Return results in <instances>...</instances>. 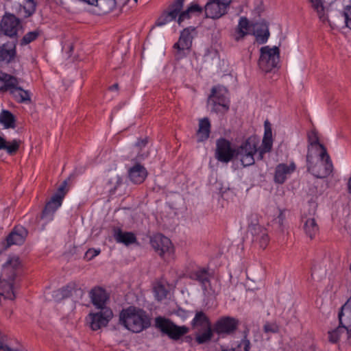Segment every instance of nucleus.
Instances as JSON below:
<instances>
[{
	"label": "nucleus",
	"mask_w": 351,
	"mask_h": 351,
	"mask_svg": "<svg viewBox=\"0 0 351 351\" xmlns=\"http://www.w3.org/2000/svg\"><path fill=\"white\" fill-rule=\"evenodd\" d=\"M119 322L133 332H140L151 325L150 318L146 311L134 306L121 311Z\"/></svg>",
	"instance_id": "1"
},
{
	"label": "nucleus",
	"mask_w": 351,
	"mask_h": 351,
	"mask_svg": "<svg viewBox=\"0 0 351 351\" xmlns=\"http://www.w3.org/2000/svg\"><path fill=\"white\" fill-rule=\"evenodd\" d=\"M318 158L313 153L306 154L307 171L317 178H325L333 171V165L327 150L317 153Z\"/></svg>",
	"instance_id": "2"
},
{
	"label": "nucleus",
	"mask_w": 351,
	"mask_h": 351,
	"mask_svg": "<svg viewBox=\"0 0 351 351\" xmlns=\"http://www.w3.org/2000/svg\"><path fill=\"white\" fill-rule=\"evenodd\" d=\"M191 325L192 330H195V339L198 344L206 343L213 338V331L210 320L203 311L195 312Z\"/></svg>",
	"instance_id": "3"
},
{
	"label": "nucleus",
	"mask_w": 351,
	"mask_h": 351,
	"mask_svg": "<svg viewBox=\"0 0 351 351\" xmlns=\"http://www.w3.org/2000/svg\"><path fill=\"white\" fill-rule=\"evenodd\" d=\"M0 82H3V85L0 87L2 92L9 91L14 99L19 104L31 103V93L29 90L23 89L19 86V80L10 74L1 72Z\"/></svg>",
	"instance_id": "4"
},
{
	"label": "nucleus",
	"mask_w": 351,
	"mask_h": 351,
	"mask_svg": "<svg viewBox=\"0 0 351 351\" xmlns=\"http://www.w3.org/2000/svg\"><path fill=\"white\" fill-rule=\"evenodd\" d=\"M259 138L256 135L249 136L237 149V157L239 158L244 167L254 164V155L258 154Z\"/></svg>",
	"instance_id": "5"
},
{
	"label": "nucleus",
	"mask_w": 351,
	"mask_h": 351,
	"mask_svg": "<svg viewBox=\"0 0 351 351\" xmlns=\"http://www.w3.org/2000/svg\"><path fill=\"white\" fill-rule=\"evenodd\" d=\"M154 322L157 329L173 341L179 340L189 332V328L187 326H178L171 319L164 317H156Z\"/></svg>",
	"instance_id": "6"
},
{
	"label": "nucleus",
	"mask_w": 351,
	"mask_h": 351,
	"mask_svg": "<svg viewBox=\"0 0 351 351\" xmlns=\"http://www.w3.org/2000/svg\"><path fill=\"white\" fill-rule=\"evenodd\" d=\"M208 104L211 107L212 111L222 114L227 112L230 108L227 89L220 86L213 87L208 99Z\"/></svg>",
	"instance_id": "7"
},
{
	"label": "nucleus",
	"mask_w": 351,
	"mask_h": 351,
	"mask_svg": "<svg viewBox=\"0 0 351 351\" xmlns=\"http://www.w3.org/2000/svg\"><path fill=\"white\" fill-rule=\"evenodd\" d=\"M260 52L258 64L263 71L268 73L277 67L280 60V50L278 47L265 46L261 48Z\"/></svg>",
	"instance_id": "8"
},
{
	"label": "nucleus",
	"mask_w": 351,
	"mask_h": 351,
	"mask_svg": "<svg viewBox=\"0 0 351 351\" xmlns=\"http://www.w3.org/2000/svg\"><path fill=\"white\" fill-rule=\"evenodd\" d=\"M232 0H209L204 6L207 18L219 19L227 13Z\"/></svg>",
	"instance_id": "9"
},
{
	"label": "nucleus",
	"mask_w": 351,
	"mask_h": 351,
	"mask_svg": "<svg viewBox=\"0 0 351 351\" xmlns=\"http://www.w3.org/2000/svg\"><path fill=\"white\" fill-rule=\"evenodd\" d=\"M194 30L195 28L190 27L181 32L178 41L173 45V49L176 50L175 56L177 59L186 56V51H189L191 49L193 40L191 32Z\"/></svg>",
	"instance_id": "10"
},
{
	"label": "nucleus",
	"mask_w": 351,
	"mask_h": 351,
	"mask_svg": "<svg viewBox=\"0 0 351 351\" xmlns=\"http://www.w3.org/2000/svg\"><path fill=\"white\" fill-rule=\"evenodd\" d=\"M20 265L19 258L18 257H12L3 265V273L8 274V279L6 280L8 291L6 292L5 298L10 300L15 298L12 282L16 276V270L19 268Z\"/></svg>",
	"instance_id": "11"
},
{
	"label": "nucleus",
	"mask_w": 351,
	"mask_h": 351,
	"mask_svg": "<svg viewBox=\"0 0 351 351\" xmlns=\"http://www.w3.org/2000/svg\"><path fill=\"white\" fill-rule=\"evenodd\" d=\"M239 325V321L231 317H222L213 326V334L224 337L234 332Z\"/></svg>",
	"instance_id": "12"
},
{
	"label": "nucleus",
	"mask_w": 351,
	"mask_h": 351,
	"mask_svg": "<svg viewBox=\"0 0 351 351\" xmlns=\"http://www.w3.org/2000/svg\"><path fill=\"white\" fill-rule=\"evenodd\" d=\"M184 1L185 0H174L169 4L167 10L164 11L158 17L156 21V25L162 26L173 21H177V17L180 10L183 8Z\"/></svg>",
	"instance_id": "13"
},
{
	"label": "nucleus",
	"mask_w": 351,
	"mask_h": 351,
	"mask_svg": "<svg viewBox=\"0 0 351 351\" xmlns=\"http://www.w3.org/2000/svg\"><path fill=\"white\" fill-rule=\"evenodd\" d=\"M216 145L215 158L219 161L228 163L237 156V149L232 148L230 142L226 138L218 139Z\"/></svg>",
	"instance_id": "14"
},
{
	"label": "nucleus",
	"mask_w": 351,
	"mask_h": 351,
	"mask_svg": "<svg viewBox=\"0 0 351 351\" xmlns=\"http://www.w3.org/2000/svg\"><path fill=\"white\" fill-rule=\"evenodd\" d=\"M99 310L97 313H90L88 316L90 327L93 330H99L107 326L113 315L109 308H102Z\"/></svg>",
	"instance_id": "15"
},
{
	"label": "nucleus",
	"mask_w": 351,
	"mask_h": 351,
	"mask_svg": "<svg viewBox=\"0 0 351 351\" xmlns=\"http://www.w3.org/2000/svg\"><path fill=\"white\" fill-rule=\"evenodd\" d=\"M248 232L252 237V242L264 250L269 242V237L266 228L258 224L249 226Z\"/></svg>",
	"instance_id": "16"
},
{
	"label": "nucleus",
	"mask_w": 351,
	"mask_h": 351,
	"mask_svg": "<svg viewBox=\"0 0 351 351\" xmlns=\"http://www.w3.org/2000/svg\"><path fill=\"white\" fill-rule=\"evenodd\" d=\"M150 244L156 252L160 256L170 253L173 250L171 240L162 234H156L150 238Z\"/></svg>",
	"instance_id": "17"
},
{
	"label": "nucleus",
	"mask_w": 351,
	"mask_h": 351,
	"mask_svg": "<svg viewBox=\"0 0 351 351\" xmlns=\"http://www.w3.org/2000/svg\"><path fill=\"white\" fill-rule=\"evenodd\" d=\"M20 21L14 14L5 15L3 17L0 29L3 34L10 37H13L17 34Z\"/></svg>",
	"instance_id": "18"
},
{
	"label": "nucleus",
	"mask_w": 351,
	"mask_h": 351,
	"mask_svg": "<svg viewBox=\"0 0 351 351\" xmlns=\"http://www.w3.org/2000/svg\"><path fill=\"white\" fill-rule=\"evenodd\" d=\"M252 26L254 27L253 34L256 37V41L261 45L265 43L270 34L267 23L263 21L260 23H254Z\"/></svg>",
	"instance_id": "19"
},
{
	"label": "nucleus",
	"mask_w": 351,
	"mask_h": 351,
	"mask_svg": "<svg viewBox=\"0 0 351 351\" xmlns=\"http://www.w3.org/2000/svg\"><path fill=\"white\" fill-rule=\"evenodd\" d=\"M295 169L294 163L287 165L280 163L276 167L274 173V181L278 184H283L287 178V176L291 174Z\"/></svg>",
	"instance_id": "20"
},
{
	"label": "nucleus",
	"mask_w": 351,
	"mask_h": 351,
	"mask_svg": "<svg viewBox=\"0 0 351 351\" xmlns=\"http://www.w3.org/2000/svg\"><path fill=\"white\" fill-rule=\"evenodd\" d=\"M90 298L93 305L98 309L107 308L106 303L108 300V295L104 289L100 287L93 288L90 291Z\"/></svg>",
	"instance_id": "21"
},
{
	"label": "nucleus",
	"mask_w": 351,
	"mask_h": 351,
	"mask_svg": "<svg viewBox=\"0 0 351 351\" xmlns=\"http://www.w3.org/2000/svg\"><path fill=\"white\" fill-rule=\"evenodd\" d=\"M328 339L331 343H337L339 340L343 339L346 342L351 345V332L343 325L340 324L335 329L328 332Z\"/></svg>",
	"instance_id": "22"
},
{
	"label": "nucleus",
	"mask_w": 351,
	"mask_h": 351,
	"mask_svg": "<svg viewBox=\"0 0 351 351\" xmlns=\"http://www.w3.org/2000/svg\"><path fill=\"white\" fill-rule=\"evenodd\" d=\"M27 231L23 227H16L7 237V246L21 245L25 242Z\"/></svg>",
	"instance_id": "23"
},
{
	"label": "nucleus",
	"mask_w": 351,
	"mask_h": 351,
	"mask_svg": "<svg viewBox=\"0 0 351 351\" xmlns=\"http://www.w3.org/2000/svg\"><path fill=\"white\" fill-rule=\"evenodd\" d=\"M338 318L339 324L351 332V297L341 306Z\"/></svg>",
	"instance_id": "24"
},
{
	"label": "nucleus",
	"mask_w": 351,
	"mask_h": 351,
	"mask_svg": "<svg viewBox=\"0 0 351 351\" xmlns=\"http://www.w3.org/2000/svg\"><path fill=\"white\" fill-rule=\"evenodd\" d=\"M147 176L146 169L139 163H136L128 170V177L134 184H141Z\"/></svg>",
	"instance_id": "25"
},
{
	"label": "nucleus",
	"mask_w": 351,
	"mask_h": 351,
	"mask_svg": "<svg viewBox=\"0 0 351 351\" xmlns=\"http://www.w3.org/2000/svg\"><path fill=\"white\" fill-rule=\"evenodd\" d=\"M302 222L303 223V230L305 234L311 239H314L319 233V230L315 219L313 217L302 216Z\"/></svg>",
	"instance_id": "26"
},
{
	"label": "nucleus",
	"mask_w": 351,
	"mask_h": 351,
	"mask_svg": "<svg viewBox=\"0 0 351 351\" xmlns=\"http://www.w3.org/2000/svg\"><path fill=\"white\" fill-rule=\"evenodd\" d=\"M114 238L117 243L129 245L136 243V235L132 232H123L120 228H117L114 231Z\"/></svg>",
	"instance_id": "27"
},
{
	"label": "nucleus",
	"mask_w": 351,
	"mask_h": 351,
	"mask_svg": "<svg viewBox=\"0 0 351 351\" xmlns=\"http://www.w3.org/2000/svg\"><path fill=\"white\" fill-rule=\"evenodd\" d=\"M307 148V154L313 153V151H315L316 153H319L324 152V150H327L325 146L319 143V137L317 134V132L315 131H311L308 134Z\"/></svg>",
	"instance_id": "28"
},
{
	"label": "nucleus",
	"mask_w": 351,
	"mask_h": 351,
	"mask_svg": "<svg viewBox=\"0 0 351 351\" xmlns=\"http://www.w3.org/2000/svg\"><path fill=\"white\" fill-rule=\"evenodd\" d=\"M203 11V8L197 3H191L186 10L182 11L180 10L178 17L177 22L179 25H182V23L186 19H189L192 14H200Z\"/></svg>",
	"instance_id": "29"
},
{
	"label": "nucleus",
	"mask_w": 351,
	"mask_h": 351,
	"mask_svg": "<svg viewBox=\"0 0 351 351\" xmlns=\"http://www.w3.org/2000/svg\"><path fill=\"white\" fill-rule=\"evenodd\" d=\"M61 197L52 196L51 200L48 202L43 211L42 218L51 219L53 213L62 205Z\"/></svg>",
	"instance_id": "30"
},
{
	"label": "nucleus",
	"mask_w": 351,
	"mask_h": 351,
	"mask_svg": "<svg viewBox=\"0 0 351 351\" xmlns=\"http://www.w3.org/2000/svg\"><path fill=\"white\" fill-rule=\"evenodd\" d=\"M189 277L191 280L198 281L204 290L207 289L206 284L210 282L208 269L202 268L193 271L190 274Z\"/></svg>",
	"instance_id": "31"
},
{
	"label": "nucleus",
	"mask_w": 351,
	"mask_h": 351,
	"mask_svg": "<svg viewBox=\"0 0 351 351\" xmlns=\"http://www.w3.org/2000/svg\"><path fill=\"white\" fill-rule=\"evenodd\" d=\"M58 291L62 298L73 296L74 294L77 296H79L80 298H82L84 294V291L81 288H79L77 285L74 282L69 283L66 286L62 287Z\"/></svg>",
	"instance_id": "32"
},
{
	"label": "nucleus",
	"mask_w": 351,
	"mask_h": 351,
	"mask_svg": "<svg viewBox=\"0 0 351 351\" xmlns=\"http://www.w3.org/2000/svg\"><path fill=\"white\" fill-rule=\"evenodd\" d=\"M210 123L208 118H204L199 121V129L197 132L198 141H204L209 137Z\"/></svg>",
	"instance_id": "33"
},
{
	"label": "nucleus",
	"mask_w": 351,
	"mask_h": 351,
	"mask_svg": "<svg viewBox=\"0 0 351 351\" xmlns=\"http://www.w3.org/2000/svg\"><path fill=\"white\" fill-rule=\"evenodd\" d=\"M250 27V24L248 19L246 17H241L236 29L237 36H236L235 39L239 40L244 38L248 34Z\"/></svg>",
	"instance_id": "34"
},
{
	"label": "nucleus",
	"mask_w": 351,
	"mask_h": 351,
	"mask_svg": "<svg viewBox=\"0 0 351 351\" xmlns=\"http://www.w3.org/2000/svg\"><path fill=\"white\" fill-rule=\"evenodd\" d=\"M0 123L3 124L5 128H15V118L8 110H3L0 114Z\"/></svg>",
	"instance_id": "35"
},
{
	"label": "nucleus",
	"mask_w": 351,
	"mask_h": 351,
	"mask_svg": "<svg viewBox=\"0 0 351 351\" xmlns=\"http://www.w3.org/2000/svg\"><path fill=\"white\" fill-rule=\"evenodd\" d=\"M250 348V342L245 337L235 346H232L230 348L221 346V351H249Z\"/></svg>",
	"instance_id": "36"
},
{
	"label": "nucleus",
	"mask_w": 351,
	"mask_h": 351,
	"mask_svg": "<svg viewBox=\"0 0 351 351\" xmlns=\"http://www.w3.org/2000/svg\"><path fill=\"white\" fill-rule=\"evenodd\" d=\"M95 5L104 14L108 13L116 7V0H97Z\"/></svg>",
	"instance_id": "37"
},
{
	"label": "nucleus",
	"mask_w": 351,
	"mask_h": 351,
	"mask_svg": "<svg viewBox=\"0 0 351 351\" xmlns=\"http://www.w3.org/2000/svg\"><path fill=\"white\" fill-rule=\"evenodd\" d=\"M312 7L317 12L319 19L322 22H325L327 19L324 13V1L323 0H310Z\"/></svg>",
	"instance_id": "38"
},
{
	"label": "nucleus",
	"mask_w": 351,
	"mask_h": 351,
	"mask_svg": "<svg viewBox=\"0 0 351 351\" xmlns=\"http://www.w3.org/2000/svg\"><path fill=\"white\" fill-rule=\"evenodd\" d=\"M16 56L15 45L10 49H6L5 46L0 51V59L7 62H10Z\"/></svg>",
	"instance_id": "39"
},
{
	"label": "nucleus",
	"mask_w": 351,
	"mask_h": 351,
	"mask_svg": "<svg viewBox=\"0 0 351 351\" xmlns=\"http://www.w3.org/2000/svg\"><path fill=\"white\" fill-rule=\"evenodd\" d=\"M272 139H263L262 145L260 147L258 146V160H263L265 154L271 152L272 149Z\"/></svg>",
	"instance_id": "40"
},
{
	"label": "nucleus",
	"mask_w": 351,
	"mask_h": 351,
	"mask_svg": "<svg viewBox=\"0 0 351 351\" xmlns=\"http://www.w3.org/2000/svg\"><path fill=\"white\" fill-rule=\"evenodd\" d=\"M155 298L158 301H161L166 298L168 290L161 283L156 284L154 287Z\"/></svg>",
	"instance_id": "41"
},
{
	"label": "nucleus",
	"mask_w": 351,
	"mask_h": 351,
	"mask_svg": "<svg viewBox=\"0 0 351 351\" xmlns=\"http://www.w3.org/2000/svg\"><path fill=\"white\" fill-rule=\"evenodd\" d=\"M263 332L266 334H276L279 332L280 327L276 322H267L263 327Z\"/></svg>",
	"instance_id": "42"
},
{
	"label": "nucleus",
	"mask_w": 351,
	"mask_h": 351,
	"mask_svg": "<svg viewBox=\"0 0 351 351\" xmlns=\"http://www.w3.org/2000/svg\"><path fill=\"white\" fill-rule=\"evenodd\" d=\"M39 35L38 31H33L27 33L22 38L21 44L25 45L35 40Z\"/></svg>",
	"instance_id": "43"
},
{
	"label": "nucleus",
	"mask_w": 351,
	"mask_h": 351,
	"mask_svg": "<svg viewBox=\"0 0 351 351\" xmlns=\"http://www.w3.org/2000/svg\"><path fill=\"white\" fill-rule=\"evenodd\" d=\"M19 148V141L16 140H13L11 143H6L5 150L10 155L14 154Z\"/></svg>",
	"instance_id": "44"
},
{
	"label": "nucleus",
	"mask_w": 351,
	"mask_h": 351,
	"mask_svg": "<svg viewBox=\"0 0 351 351\" xmlns=\"http://www.w3.org/2000/svg\"><path fill=\"white\" fill-rule=\"evenodd\" d=\"M66 186L67 180H66L58 187L57 193L53 195L54 197H60L61 202H62L66 193H67L68 190L66 189Z\"/></svg>",
	"instance_id": "45"
},
{
	"label": "nucleus",
	"mask_w": 351,
	"mask_h": 351,
	"mask_svg": "<svg viewBox=\"0 0 351 351\" xmlns=\"http://www.w3.org/2000/svg\"><path fill=\"white\" fill-rule=\"evenodd\" d=\"M343 16L346 27L351 29V6L348 5L344 8Z\"/></svg>",
	"instance_id": "46"
},
{
	"label": "nucleus",
	"mask_w": 351,
	"mask_h": 351,
	"mask_svg": "<svg viewBox=\"0 0 351 351\" xmlns=\"http://www.w3.org/2000/svg\"><path fill=\"white\" fill-rule=\"evenodd\" d=\"M263 139H272V132L268 121L265 122V134Z\"/></svg>",
	"instance_id": "47"
},
{
	"label": "nucleus",
	"mask_w": 351,
	"mask_h": 351,
	"mask_svg": "<svg viewBox=\"0 0 351 351\" xmlns=\"http://www.w3.org/2000/svg\"><path fill=\"white\" fill-rule=\"evenodd\" d=\"M100 253V250L89 249L85 254V257L88 260H91Z\"/></svg>",
	"instance_id": "48"
},
{
	"label": "nucleus",
	"mask_w": 351,
	"mask_h": 351,
	"mask_svg": "<svg viewBox=\"0 0 351 351\" xmlns=\"http://www.w3.org/2000/svg\"><path fill=\"white\" fill-rule=\"evenodd\" d=\"M6 341V337L0 331V350L6 351L5 348L8 347L5 344Z\"/></svg>",
	"instance_id": "49"
},
{
	"label": "nucleus",
	"mask_w": 351,
	"mask_h": 351,
	"mask_svg": "<svg viewBox=\"0 0 351 351\" xmlns=\"http://www.w3.org/2000/svg\"><path fill=\"white\" fill-rule=\"evenodd\" d=\"M147 144V138L141 139L136 142V143L135 144V147L138 149H141L143 147H145Z\"/></svg>",
	"instance_id": "50"
},
{
	"label": "nucleus",
	"mask_w": 351,
	"mask_h": 351,
	"mask_svg": "<svg viewBox=\"0 0 351 351\" xmlns=\"http://www.w3.org/2000/svg\"><path fill=\"white\" fill-rule=\"evenodd\" d=\"M6 143V141L3 137L0 136V149H5Z\"/></svg>",
	"instance_id": "51"
},
{
	"label": "nucleus",
	"mask_w": 351,
	"mask_h": 351,
	"mask_svg": "<svg viewBox=\"0 0 351 351\" xmlns=\"http://www.w3.org/2000/svg\"><path fill=\"white\" fill-rule=\"evenodd\" d=\"M285 216L283 213L281 212L278 217V223L281 225L282 223Z\"/></svg>",
	"instance_id": "52"
},
{
	"label": "nucleus",
	"mask_w": 351,
	"mask_h": 351,
	"mask_svg": "<svg viewBox=\"0 0 351 351\" xmlns=\"http://www.w3.org/2000/svg\"><path fill=\"white\" fill-rule=\"evenodd\" d=\"M5 350L6 351H25L24 350L13 349V348H11L10 347H6Z\"/></svg>",
	"instance_id": "53"
},
{
	"label": "nucleus",
	"mask_w": 351,
	"mask_h": 351,
	"mask_svg": "<svg viewBox=\"0 0 351 351\" xmlns=\"http://www.w3.org/2000/svg\"><path fill=\"white\" fill-rule=\"evenodd\" d=\"M118 87H119L118 84H113L112 86H111L110 87V90H114V89L117 90V89H118Z\"/></svg>",
	"instance_id": "54"
},
{
	"label": "nucleus",
	"mask_w": 351,
	"mask_h": 351,
	"mask_svg": "<svg viewBox=\"0 0 351 351\" xmlns=\"http://www.w3.org/2000/svg\"><path fill=\"white\" fill-rule=\"evenodd\" d=\"M255 11H256L258 14L260 15V14L263 12V9L261 8L258 7L255 9Z\"/></svg>",
	"instance_id": "55"
},
{
	"label": "nucleus",
	"mask_w": 351,
	"mask_h": 351,
	"mask_svg": "<svg viewBox=\"0 0 351 351\" xmlns=\"http://www.w3.org/2000/svg\"><path fill=\"white\" fill-rule=\"evenodd\" d=\"M186 339L187 341H189V340H191V337L190 336H187V337H186Z\"/></svg>",
	"instance_id": "56"
},
{
	"label": "nucleus",
	"mask_w": 351,
	"mask_h": 351,
	"mask_svg": "<svg viewBox=\"0 0 351 351\" xmlns=\"http://www.w3.org/2000/svg\"><path fill=\"white\" fill-rule=\"evenodd\" d=\"M135 3H137L138 0H134Z\"/></svg>",
	"instance_id": "57"
}]
</instances>
